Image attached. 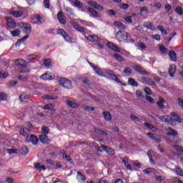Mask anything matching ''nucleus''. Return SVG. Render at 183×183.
Instances as JSON below:
<instances>
[{
  "label": "nucleus",
  "instance_id": "nucleus-46",
  "mask_svg": "<svg viewBox=\"0 0 183 183\" xmlns=\"http://www.w3.org/2000/svg\"><path fill=\"white\" fill-rule=\"evenodd\" d=\"M159 50L164 55L168 53V49L165 48V46H159Z\"/></svg>",
  "mask_w": 183,
  "mask_h": 183
},
{
  "label": "nucleus",
  "instance_id": "nucleus-64",
  "mask_svg": "<svg viewBox=\"0 0 183 183\" xmlns=\"http://www.w3.org/2000/svg\"><path fill=\"white\" fill-rule=\"evenodd\" d=\"M177 102H178L179 105L180 107H182V108H183V99H181V98H178L177 99Z\"/></svg>",
  "mask_w": 183,
  "mask_h": 183
},
{
  "label": "nucleus",
  "instance_id": "nucleus-18",
  "mask_svg": "<svg viewBox=\"0 0 183 183\" xmlns=\"http://www.w3.org/2000/svg\"><path fill=\"white\" fill-rule=\"evenodd\" d=\"M66 104L68 107H70V108H79V104L74 101L66 100Z\"/></svg>",
  "mask_w": 183,
  "mask_h": 183
},
{
  "label": "nucleus",
  "instance_id": "nucleus-17",
  "mask_svg": "<svg viewBox=\"0 0 183 183\" xmlns=\"http://www.w3.org/2000/svg\"><path fill=\"white\" fill-rule=\"evenodd\" d=\"M54 78V76L48 73H44V74L40 76V79H43V81H52Z\"/></svg>",
  "mask_w": 183,
  "mask_h": 183
},
{
  "label": "nucleus",
  "instance_id": "nucleus-2",
  "mask_svg": "<svg viewBox=\"0 0 183 183\" xmlns=\"http://www.w3.org/2000/svg\"><path fill=\"white\" fill-rule=\"evenodd\" d=\"M128 38H129V34L124 30H120L116 34V39L119 42H124V41H127Z\"/></svg>",
  "mask_w": 183,
  "mask_h": 183
},
{
  "label": "nucleus",
  "instance_id": "nucleus-20",
  "mask_svg": "<svg viewBox=\"0 0 183 183\" xmlns=\"http://www.w3.org/2000/svg\"><path fill=\"white\" fill-rule=\"evenodd\" d=\"M89 65L92 68H93L94 71H95L97 75H99L100 76H102V71H101V69H99L98 66H95L94 63H89Z\"/></svg>",
  "mask_w": 183,
  "mask_h": 183
},
{
  "label": "nucleus",
  "instance_id": "nucleus-32",
  "mask_svg": "<svg viewBox=\"0 0 183 183\" xmlns=\"http://www.w3.org/2000/svg\"><path fill=\"white\" fill-rule=\"evenodd\" d=\"M44 98L48 99L49 101H55V99H58V96L46 94L44 96Z\"/></svg>",
  "mask_w": 183,
  "mask_h": 183
},
{
  "label": "nucleus",
  "instance_id": "nucleus-7",
  "mask_svg": "<svg viewBox=\"0 0 183 183\" xmlns=\"http://www.w3.org/2000/svg\"><path fill=\"white\" fill-rule=\"evenodd\" d=\"M76 179L78 183H85L86 182V176L81 172H77Z\"/></svg>",
  "mask_w": 183,
  "mask_h": 183
},
{
  "label": "nucleus",
  "instance_id": "nucleus-49",
  "mask_svg": "<svg viewBox=\"0 0 183 183\" xmlns=\"http://www.w3.org/2000/svg\"><path fill=\"white\" fill-rule=\"evenodd\" d=\"M43 2L46 9H49L51 8V4L49 3V0H44Z\"/></svg>",
  "mask_w": 183,
  "mask_h": 183
},
{
  "label": "nucleus",
  "instance_id": "nucleus-57",
  "mask_svg": "<svg viewBox=\"0 0 183 183\" xmlns=\"http://www.w3.org/2000/svg\"><path fill=\"white\" fill-rule=\"evenodd\" d=\"M124 20L126 22H129V24H132V16H127L124 18Z\"/></svg>",
  "mask_w": 183,
  "mask_h": 183
},
{
  "label": "nucleus",
  "instance_id": "nucleus-40",
  "mask_svg": "<svg viewBox=\"0 0 183 183\" xmlns=\"http://www.w3.org/2000/svg\"><path fill=\"white\" fill-rule=\"evenodd\" d=\"M80 81H81L84 84H86V85H91V81L88 77H81Z\"/></svg>",
  "mask_w": 183,
  "mask_h": 183
},
{
  "label": "nucleus",
  "instance_id": "nucleus-58",
  "mask_svg": "<svg viewBox=\"0 0 183 183\" xmlns=\"http://www.w3.org/2000/svg\"><path fill=\"white\" fill-rule=\"evenodd\" d=\"M26 126H27L28 128L26 127L25 129L29 132L31 131V129H32V128H34V126L31 123H26Z\"/></svg>",
  "mask_w": 183,
  "mask_h": 183
},
{
  "label": "nucleus",
  "instance_id": "nucleus-54",
  "mask_svg": "<svg viewBox=\"0 0 183 183\" xmlns=\"http://www.w3.org/2000/svg\"><path fill=\"white\" fill-rule=\"evenodd\" d=\"M144 174H145L146 175H148V174H151V172H152V169L147 167L145 169L143 170Z\"/></svg>",
  "mask_w": 183,
  "mask_h": 183
},
{
  "label": "nucleus",
  "instance_id": "nucleus-53",
  "mask_svg": "<svg viewBox=\"0 0 183 183\" xmlns=\"http://www.w3.org/2000/svg\"><path fill=\"white\" fill-rule=\"evenodd\" d=\"M140 12H146V14H151V11H149V10H148L147 6L142 7L140 9Z\"/></svg>",
  "mask_w": 183,
  "mask_h": 183
},
{
  "label": "nucleus",
  "instance_id": "nucleus-6",
  "mask_svg": "<svg viewBox=\"0 0 183 183\" xmlns=\"http://www.w3.org/2000/svg\"><path fill=\"white\" fill-rule=\"evenodd\" d=\"M26 142H31L33 145H38V142H39V139H38L35 134H31L30 136H27L26 138Z\"/></svg>",
  "mask_w": 183,
  "mask_h": 183
},
{
  "label": "nucleus",
  "instance_id": "nucleus-47",
  "mask_svg": "<svg viewBox=\"0 0 183 183\" xmlns=\"http://www.w3.org/2000/svg\"><path fill=\"white\" fill-rule=\"evenodd\" d=\"M173 148H174V149H175L178 152H183V148L181 147V146H179V145L175 144V145L173 146Z\"/></svg>",
  "mask_w": 183,
  "mask_h": 183
},
{
  "label": "nucleus",
  "instance_id": "nucleus-50",
  "mask_svg": "<svg viewBox=\"0 0 183 183\" xmlns=\"http://www.w3.org/2000/svg\"><path fill=\"white\" fill-rule=\"evenodd\" d=\"M129 8V4H122L120 6V9H123V11H127Z\"/></svg>",
  "mask_w": 183,
  "mask_h": 183
},
{
  "label": "nucleus",
  "instance_id": "nucleus-3",
  "mask_svg": "<svg viewBox=\"0 0 183 183\" xmlns=\"http://www.w3.org/2000/svg\"><path fill=\"white\" fill-rule=\"evenodd\" d=\"M106 75L110 79H112V81H115L117 82V84H121L123 86H125V84L122 83L121 80H119V78L115 75V73H114V71L112 70H106L105 71Z\"/></svg>",
  "mask_w": 183,
  "mask_h": 183
},
{
  "label": "nucleus",
  "instance_id": "nucleus-36",
  "mask_svg": "<svg viewBox=\"0 0 183 183\" xmlns=\"http://www.w3.org/2000/svg\"><path fill=\"white\" fill-rule=\"evenodd\" d=\"M103 115L106 121H111L112 119V117H111V113H109V112H104Z\"/></svg>",
  "mask_w": 183,
  "mask_h": 183
},
{
  "label": "nucleus",
  "instance_id": "nucleus-5",
  "mask_svg": "<svg viewBox=\"0 0 183 183\" xmlns=\"http://www.w3.org/2000/svg\"><path fill=\"white\" fill-rule=\"evenodd\" d=\"M59 84L61 85L63 88H66V89H72V83L71 82V81L65 78L60 79Z\"/></svg>",
  "mask_w": 183,
  "mask_h": 183
},
{
  "label": "nucleus",
  "instance_id": "nucleus-1",
  "mask_svg": "<svg viewBox=\"0 0 183 183\" xmlns=\"http://www.w3.org/2000/svg\"><path fill=\"white\" fill-rule=\"evenodd\" d=\"M23 31L26 34V36L16 41V46H19L21 44L24 43V41H26V39L29 38V34L32 32V27L31 26V24H25L23 27Z\"/></svg>",
  "mask_w": 183,
  "mask_h": 183
},
{
  "label": "nucleus",
  "instance_id": "nucleus-62",
  "mask_svg": "<svg viewBox=\"0 0 183 183\" xmlns=\"http://www.w3.org/2000/svg\"><path fill=\"white\" fill-rule=\"evenodd\" d=\"M51 107H52V104H48L43 107V109H44L45 111H48V109H51Z\"/></svg>",
  "mask_w": 183,
  "mask_h": 183
},
{
  "label": "nucleus",
  "instance_id": "nucleus-56",
  "mask_svg": "<svg viewBox=\"0 0 183 183\" xmlns=\"http://www.w3.org/2000/svg\"><path fill=\"white\" fill-rule=\"evenodd\" d=\"M154 8H157V9H161L162 8V4H161V2L158 1L154 3Z\"/></svg>",
  "mask_w": 183,
  "mask_h": 183
},
{
  "label": "nucleus",
  "instance_id": "nucleus-38",
  "mask_svg": "<svg viewBox=\"0 0 183 183\" xmlns=\"http://www.w3.org/2000/svg\"><path fill=\"white\" fill-rule=\"evenodd\" d=\"M44 66H47V68H51V66H52V61L49 59H46L44 61Z\"/></svg>",
  "mask_w": 183,
  "mask_h": 183
},
{
  "label": "nucleus",
  "instance_id": "nucleus-14",
  "mask_svg": "<svg viewBox=\"0 0 183 183\" xmlns=\"http://www.w3.org/2000/svg\"><path fill=\"white\" fill-rule=\"evenodd\" d=\"M39 140L41 144L48 145L51 142V139L48 137V134H43L39 136Z\"/></svg>",
  "mask_w": 183,
  "mask_h": 183
},
{
  "label": "nucleus",
  "instance_id": "nucleus-63",
  "mask_svg": "<svg viewBox=\"0 0 183 183\" xmlns=\"http://www.w3.org/2000/svg\"><path fill=\"white\" fill-rule=\"evenodd\" d=\"M172 179L174 183H182V181H181V179H179V178L177 177H173Z\"/></svg>",
  "mask_w": 183,
  "mask_h": 183
},
{
  "label": "nucleus",
  "instance_id": "nucleus-16",
  "mask_svg": "<svg viewBox=\"0 0 183 183\" xmlns=\"http://www.w3.org/2000/svg\"><path fill=\"white\" fill-rule=\"evenodd\" d=\"M102 148L104 149V151H105V152H107V154H108L109 155H114L115 154V151L111 148L109 147L106 145H102Z\"/></svg>",
  "mask_w": 183,
  "mask_h": 183
},
{
  "label": "nucleus",
  "instance_id": "nucleus-60",
  "mask_svg": "<svg viewBox=\"0 0 183 183\" xmlns=\"http://www.w3.org/2000/svg\"><path fill=\"white\" fill-rule=\"evenodd\" d=\"M6 98V94L4 92L0 93V101H5V99Z\"/></svg>",
  "mask_w": 183,
  "mask_h": 183
},
{
  "label": "nucleus",
  "instance_id": "nucleus-52",
  "mask_svg": "<svg viewBox=\"0 0 183 183\" xmlns=\"http://www.w3.org/2000/svg\"><path fill=\"white\" fill-rule=\"evenodd\" d=\"M175 12L178 14V15H182L183 14V10H182V7H177L175 9Z\"/></svg>",
  "mask_w": 183,
  "mask_h": 183
},
{
  "label": "nucleus",
  "instance_id": "nucleus-11",
  "mask_svg": "<svg viewBox=\"0 0 183 183\" xmlns=\"http://www.w3.org/2000/svg\"><path fill=\"white\" fill-rule=\"evenodd\" d=\"M177 122L179 124H181L182 120L181 119H172L170 116H169V118L167 119V122L166 124H168V125H172V127H175L177 125Z\"/></svg>",
  "mask_w": 183,
  "mask_h": 183
},
{
  "label": "nucleus",
  "instance_id": "nucleus-4",
  "mask_svg": "<svg viewBox=\"0 0 183 183\" xmlns=\"http://www.w3.org/2000/svg\"><path fill=\"white\" fill-rule=\"evenodd\" d=\"M57 35H60V36H62L64 38V40L66 41V42H68V44H72V40H71V36H69V34L65 31L63 29H57Z\"/></svg>",
  "mask_w": 183,
  "mask_h": 183
},
{
  "label": "nucleus",
  "instance_id": "nucleus-35",
  "mask_svg": "<svg viewBox=\"0 0 183 183\" xmlns=\"http://www.w3.org/2000/svg\"><path fill=\"white\" fill-rule=\"evenodd\" d=\"M94 132L96 134H99L100 135H102L103 137H105V136L108 135V134L105 131H102V130H101V129H99V128H97V127L94 128Z\"/></svg>",
  "mask_w": 183,
  "mask_h": 183
},
{
  "label": "nucleus",
  "instance_id": "nucleus-41",
  "mask_svg": "<svg viewBox=\"0 0 183 183\" xmlns=\"http://www.w3.org/2000/svg\"><path fill=\"white\" fill-rule=\"evenodd\" d=\"M41 132L44 135H48L49 134V128L46 126H43L41 128Z\"/></svg>",
  "mask_w": 183,
  "mask_h": 183
},
{
  "label": "nucleus",
  "instance_id": "nucleus-29",
  "mask_svg": "<svg viewBox=\"0 0 183 183\" xmlns=\"http://www.w3.org/2000/svg\"><path fill=\"white\" fill-rule=\"evenodd\" d=\"M16 66H18V68H26V63L25 60L20 59L19 61L16 64Z\"/></svg>",
  "mask_w": 183,
  "mask_h": 183
},
{
  "label": "nucleus",
  "instance_id": "nucleus-10",
  "mask_svg": "<svg viewBox=\"0 0 183 183\" xmlns=\"http://www.w3.org/2000/svg\"><path fill=\"white\" fill-rule=\"evenodd\" d=\"M7 26L9 29H15L16 28V22L12 17H8L6 19Z\"/></svg>",
  "mask_w": 183,
  "mask_h": 183
},
{
  "label": "nucleus",
  "instance_id": "nucleus-45",
  "mask_svg": "<svg viewBox=\"0 0 183 183\" xmlns=\"http://www.w3.org/2000/svg\"><path fill=\"white\" fill-rule=\"evenodd\" d=\"M17 84H18V81H10L7 83V86H9V88H12V86H15Z\"/></svg>",
  "mask_w": 183,
  "mask_h": 183
},
{
  "label": "nucleus",
  "instance_id": "nucleus-61",
  "mask_svg": "<svg viewBox=\"0 0 183 183\" xmlns=\"http://www.w3.org/2000/svg\"><path fill=\"white\" fill-rule=\"evenodd\" d=\"M147 135L152 139V141H154L157 137V135H155V134L151 132L147 133Z\"/></svg>",
  "mask_w": 183,
  "mask_h": 183
},
{
  "label": "nucleus",
  "instance_id": "nucleus-37",
  "mask_svg": "<svg viewBox=\"0 0 183 183\" xmlns=\"http://www.w3.org/2000/svg\"><path fill=\"white\" fill-rule=\"evenodd\" d=\"M123 74L127 75V76H130L132 74V69L131 67H127L124 69Z\"/></svg>",
  "mask_w": 183,
  "mask_h": 183
},
{
  "label": "nucleus",
  "instance_id": "nucleus-39",
  "mask_svg": "<svg viewBox=\"0 0 183 183\" xmlns=\"http://www.w3.org/2000/svg\"><path fill=\"white\" fill-rule=\"evenodd\" d=\"M11 34L14 37L19 36V35L21 34V30L19 29H16L15 30L11 31Z\"/></svg>",
  "mask_w": 183,
  "mask_h": 183
},
{
  "label": "nucleus",
  "instance_id": "nucleus-26",
  "mask_svg": "<svg viewBox=\"0 0 183 183\" xmlns=\"http://www.w3.org/2000/svg\"><path fill=\"white\" fill-rule=\"evenodd\" d=\"M164 104H165V99L162 97L159 98V102H157V105L160 109H164Z\"/></svg>",
  "mask_w": 183,
  "mask_h": 183
},
{
  "label": "nucleus",
  "instance_id": "nucleus-48",
  "mask_svg": "<svg viewBox=\"0 0 183 183\" xmlns=\"http://www.w3.org/2000/svg\"><path fill=\"white\" fill-rule=\"evenodd\" d=\"M19 98H20V101H22L23 102H28V96L25 94L20 95Z\"/></svg>",
  "mask_w": 183,
  "mask_h": 183
},
{
  "label": "nucleus",
  "instance_id": "nucleus-27",
  "mask_svg": "<svg viewBox=\"0 0 183 183\" xmlns=\"http://www.w3.org/2000/svg\"><path fill=\"white\" fill-rule=\"evenodd\" d=\"M156 118H157V119H159L161 122H165L167 124V122H168L169 116L168 115H164V116L156 115Z\"/></svg>",
  "mask_w": 183,
  "mask_h": 183
},
{
  "label": "nucleus",
  "instance_id": "nucleus-30",
  "mask_svg": "<svg viewBox=\"0 0 183 183\" xmlns=\"http://www.w3.org/2000/svg\"><path fill=\"white\" fill-rule=\"evenodd\" d=\"M114 26H117L118 29H125L127 26L121 21H114Z\"/></svg>",
  "mask_w": 183,
  "mask_h": 183
},
{
  "label": "nucleus",
  "instance_id": "nucleus-19",
  "mask_svg": "<svg viewBox=\"0 0 183 183\" xmlns=\"http://www.w3.org/2000/svg\"><path fill=\"white\" fill-rule=\"evenodd\" d=\"M34 168L38 169L39 172H41V171H46V167L43 165L41 162L36 163L34 164Z\"/></svg>",
  "mask_w": 183,
  "mask_h": 183
},
{
  "label": "nucleus",
  "instance_id": "nucleus-21",
  "mask_svg": "<svg viewBox=\"0 0 183 183\" xmlns=\"http://www.w3.org/2000/svg\"><path fill=\"white\" fill-rule=\"evenodd\" d=\"M176 71H177V66H175V64H172L169 66L168 73L169 76H172V78H173Z\"/></svg>",
  "mask_w": 183,
  "mask_h": 183
},
{
  "label": "nucleus",
  "instance_id": "nucleus-23",
  "mask_svg": "<svg viewBox=\"0 0 183 183\" xmlns=\"http://www.w3.org/2000/svg\"><path fill=\"white\" fill-rule=\"evenodd\" d=\"M10 14L15 18H21L22 17V15H24V13H22L21 11H12L10 12Z\"/></svg>",
  "mask_w": 183,
  "mask_h": 183
},
{
  "label": "nucleus",
  "instance_id": "nucleus-51",
  "mask_svg": "<svg viewBox=\"0 0 183 183\" xmlns=\"http://www.w3.org/2000/svg\"><path fill=\"white\" fill-rule=\"evenodd\" d=\"M145 98L148 102H150V104H155V100H154V98L151 97L150 96L147 95Z\"/></svg>",
  "mask_w": 183,
  "mask_h": 183
},
{
  "label": "nucleus",
  "instance_id": "nucleus-13",
  "mask_svg": "<svg viewBox=\"0 0 183 183\" xmlns=\"http://www.w3.org/2000/svg\"><path fill=\"white\" fill-rule=\"evenodd\" d=\"M166 131L168 132L166 134L167 137H177L178 131L172 129V127L166 128Z\"/></svg>",
  "mask_w": 183,
  "mask_h": 183
},
{
  "label": "nucleus",
  "instance_id": "nucleus-33",
  "mask_svg": "<svg viewBox=\"0 0 183 183\" xmlns=\"http://www.w3.org/2000/svg\"><path fill=\"white\" fill-rule=\"evenodd\" d=\"M33 19H36L37 22H39L40 24H44V22H45V19H44V17L39 15H34Z\"/></svg>",
  "mask_w": 183,
  "mask_h": 183
},
{
  "label": "nucleus",
  "instance_id": "nucleus-31",
  "mask_svg": "<svg viewBox=\"0 0 183 183\" xmlns=\"http://www.w3.org/2000/svg\"><path fill=\"white\" fill-rule=\"evenodd\" d=\"M71 4H74L76 8H79V9H82V3L78 0H71Z\"/></svg>",
  "mask_w": 183,
  "mask_h": 183
},
{
  "label": "nucleus",
  "instance_id": "nucleus-24",
  "mask_svg": "<svg viewBox=\"0 0 183 183\" xmlns=\"http://www.w3.org/2000/svg\"><path fill=\"white\" fill-rule=\"evenodd\" d=\"M144 26L147 28V29H150V31H155L156 28L154 26V24L151 21H147L144 23Z\"/></svg>",
  "mask_w": 183,
  "mask_h": 183
},
{
  "label": "nucleus",
  "instance_id": "nucleus-22",
  "mask_svg": "<svg viewBox=\"0 0 183 183\" xmlns=\"http://www.w3.org/2000/svg\"><path fill=\"white\" fill-rule=\"evenodd\" d=\"M87 11L90 12V14L93 15V16H96V18H101V15H99V13L95 11V9L91 7H88Z\"/></svg>",
  "mask_w": 183,
  "mask_h": 183
},
{
  "label": "nucleus",
  "instance_id": "nucleus-25",
  "mask_svg": "<svg viewBox=\"0 0 183 183\" xmlns=\"http://www.w3.org/2000/svg\"><path fill=\"white\" fill-rule=\"evenodd\" d=\"M169 56L173 62H177V53L174 51H169Z\"/></svg>",
  "mask_w": 183,
  "mask_h": 183
},
{
  "label": "nucleus",
  "instance_id": "nucleus-42",
  "mask_svg": "<svg viewBox=\"0 0 183 183\" xmlns=\"http://www.w3.org/2000/svg\"><path fill=\"white\" fill-rule=\"evenodd\" d=\"M21 155H26V154H29V150L28 149V147L24 146L21 149Z\"/></svg>",
  "mask_w": 183,
  "mask_h": 183
},
{
  "label": "nucleus",
  "instance_id": "nucleus-8",
  "mask_svg": "<svg viewBox=\"0 0 183 183\" xmlns=\"http://www.w3.org/2000/svg\"><path fill=\"white\" fill-rule=\"evenodd\" d=\"M133 68L134 71L138 74H139L140 75H148V71H147V70H145L144 67L139 65L136 64L133 66Z\"/></svg>",
  "mask_w": 183,
  "mask_h": 183
},
{
  "label": "nucleus",
  "instance_id": "nucleus-12",
  "mask_svg": "<svg viewBox=\"0 0 183 183\" xmlns=\"http://www.w3.org/2000/svg\"><path fill=\"white\" fill-rule=\"evenodd\" d=\"M87 4L90 6H93V8H94L95 9H98V11H104V7L102 6H101L100 4H98V3H97V1H89L87 2Z\"/></svg>",
  "mask_w": 183,
  "mask_h": 183
},
{
  "label": "nucleus",
  "instance_id": "nucleus-43",
  "mask_svg": "<svg viewBox=\"0 0 183 183\" xmlns=\"http://www.w3.org/2000/svg\"><path fill=\"white\" fill-rule=\"evenodd\" d=\"M130 119H132V121H134V122H141V119H139V117L134 114L130 115Z\"/></svg>",
  "mask_w": 183,
  "mask_h": 183
},
{
  "label": "nucleus",
  "instance_id": "nucleus-34",
  "mask_svg": "<svg viewBox=\"0 0 183 183\" xmlns=\"http://www.w3.org/2000/svg\"><path fill=\"white\" fill-rule=\"evenodd\" d=\"M128 84L129 85H131V86H138V82H137V81H135V79H134L133 78L128 79Z\"/></svg>",
  "mask_w": 183,
  "mask_h": 183
},
{
  "label": "nucleus",
  "instance_id": "nucleus-28",
  "mask_svg": "<svg viewBox=\"0 0 183 183\" xmlns=\"http://www.w3.org/2000/svg\"><path fill=\"white\" fill-rule=\"evenodd\" d=\"M114 56L118 62H127V60L125 59H124V57H122V56H121L118 54H114Z\"/></svg>",
  "mask_w": 183,
  "mask_h": 183
},
{
  "label": "nucleus",
  "instance_id": "nucleus-55",
  "mask_svg": "<svg viewBox=\"0 0 183 183\" xmlns=\"http://www.w3.org/2000/svg\"><path fill=\"white\" fill-rule=\"evenodd\" d=\"M136 95L137 97H138V98H142V99L145 98L144 96H142V92L140 90L136 91Z\"/></svg>",
  "mask_w": 183,
  "mask_h": 183
},
{
  "label": "nucleus",
  "instance_id": "nucleus-9",
  "mask_svg": "<svg viewBox=\"0 0 183 183\" xmlns=\"http://www.w3.org/2000/svg\"><path fill=\"white\" fill-rule=\"evenodd\" d=\"M85 38H86L87 41H89V42H97L99 43L101 42V39L98 35L97 34H93V35H85Z\"/></svg>",
  "mask_w": 183,
  "mask_h": 183
},
{
  "label": "nucleus",
  "instance_id": "nucleus-15",
  "mask_svg": "<svg viewBox=\"0 0 183 183\" xmlns=\"http://www.w3.org/2000/svg\"><path fill=\"white\" fill-rule=\"evenodd\" d=\"M57 19L59 24H61V25H65V24H66V20H65V15L62 11H59L57 14Z\"/></svg>",
  "mask_w": 183,
  "mask_h": 183
},
{
  "label": "nucleus",
  "instance_id": "nucleus-44",
  "mask_svg": "<svg viewBox=\"0 0 183 183\" xmlns=\"http://www.w3.org/2000/svg\"><path fill=\"white\" fill-rule=\"evenodd\" d=\"M137 46L142 49V51H144V49H147V46L145 44L142 43V41H139L137 44Z\"/></svg>",
  "mask_w": 183,
  "mask_h": 183
},
{
  "label": "nucleus",
  "instance_id": "nucleus-59",
  "mask_svg": "<svg viewBox=\"0 0 183 183\" xmlns=\"http://www.w3.org/2000/svg\"><path fill=\"white\" fill-rule=\"evenodd\" d=\"M141 81L144 84V85H147L148 84V81H149V78L141 77Z\"/></svg>",
  "mask_w": 183,
  "mask_h": 183
}]
</instances>
